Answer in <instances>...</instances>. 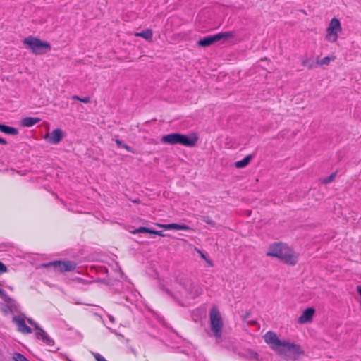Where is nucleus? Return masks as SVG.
<instances>
[{"instance_id":"6ab92c4d","label":"nucleus","mask_w":361,"mask_h":361,"mask_svg":"<svg viewBox=\"0 0 361 361\" xmlns=\"http://www.w3.org/2000/svg\"><path fill=\"white\" fill-rule=\"evenodd\" d=\"M336 59L335 56H326L321 60H318L317 63L319 66L329 65L331 61Z\"/></svg>"},{"instance_id":"c9c22d12","label":"nucleus","mask_w":361,"mask_h":361,"mask_svg":"<svg viewBox=\"0 0 361 361\" xmlns=\"http://www.w3.org/2000/svg\"><path fill=\"white\" fill-rule=\"evenodd\" d=\"M73 99L80 101V97H78V96L75 95V96H73Z\"/></svg>"},{"instance_id":"4c0bfd02","label":"nucleus","mask_w":361,"mask_h":361,"mask_svg":"<svg viewBox=\"0 0 361 361\" xmlns=\"http://www.w3.org/2000/svg\"><path fill=\"white\" fill-rule=\"evenodd\" d=\"M166 292L168 294L171 295V292H170L168 289H166Z\"/></svg>"},{"instance_id":"7ed1b4c3","label":"nucleus","mask_w":361,"mask_h":361,"mask_svg":"<svg viewBox=\"0 0 361 361\" xmlns=\"http://www.w3.org/2000/svg\"><path fill=\"white\" fill-rule=\"evenodd\" d=\"M198 137L195 134L190 135L174 133L164 135L161 138V142L164 144L176 145H181L185 147H195L197 143Z\"/></svg>"},{"instance_id":"393cba45","label":"nucleus","mask_w":361,"mask_h":361,"mask_svg":"<svg viewBox=\"0 0 361 361\" xmlns=\"http://www.w3.org/2000/svg\"><path fill=\"white\" fill-rule=\"evenodd\" d=\"M27 322L34 327L36 331H39L42 328L32 318H27Z\"/></svg>"},{"instance_id":"f03ea898","label":"nucleus","mask_w":361,"mask_h":361,"mask_svg":"<svg viewBox=\"0 0 361 361\" xmlns=\"http://www.w3.org/2000/svg\"><path fill=\"white\" fill-rule=\"evenodd\" d=\"M267 255L279 258L289 265H295L297 263V257L294 252L282 243L271 245Z\"/></svg>"},{"instance_id":"bb28decb","label":"nucleus","mask_w":361,"mask_h":361,"mask_svg":"<svg viewBox=\"0 0 361 361\" xmlns=\"http://www.w3.org/2000/svg\"><path fill=\"white\" fill-rule=\"evenodd\" d=\"M247 353L250 356V357L253 358L256 360H258L259 359V354L256 352H254L253 350H248Z\"/></svg>"},{"instance_id":"dca6fc26","label":"nucleus","mask_w":361,"mask_h":361,"mask_svg":"<svg viewBox=\"0 0 361 361\" xmlns=\"http://www.w3.org/2000/svg\"><path fill=\"white\" fill-rule=\"evenodd\" d=\"M0 131L12 135H17L18 134V130L17 128L4 124H2Z\"/></svg>"},{"instance_id":"7c9ffc66","label":"nucleus","mask_w":361,"mask_h":361,"mask_svg":"<svg viewBox=\"0 0 361 361\" xmlns=\"http://www.w3.org/2000/svg\"><path fill=\"white\" fill-rule=\"evenodd\" d=\"M80 101L83 103H88L90 101V98L89 97H82L80 98Z\"/></svg>"},{"instance_id":"1a4fd4ad","label":"nucleus","mask_w":361,"mask_h":361,"mask_svg":"<svg viewBox=\"0 0 361 361\" xmlns=\"http://www.w3.org/2000/svg\"><path fill=\"white\" fill-rule=\"evenodd\" d=\"M64 133L61 128H56L50 133H47L44 136V139L51 144H59L63 139Z\"/></svg>"},{"instance_id":"2f4dec72","label":"nucleus","mask_w":361,"mask_h":361,"mask_svg":"<svg viewBox=\"0 0 361 361\" xmlns=\"http://www.w3.org/2000/svg\"><path fill=\"white\" fill-rule=\"evenodd\" d=\"M149 234L157 235V231L154 229L149 228Z\"/></svg>"},{"instance_id":"f8f14e48","label":"nucleus","mask_w":361,"mask_h":361,"mask_svg":"<svg viewBox=\"0 0 361 361\" xmlns=\"http://www.w3.org/2000/svg\"><path fill=\"white\" fill-rule=\"evenodd\" d=\"M315 310L314 307H308L302 312L301 316L298 318V322L300 324H305L310 322L312 319Z\"/></svg>"},{"instance_id":"2eb2a0df","label":"nucleus","mask_w":361,"mask_h":361,"mask_svg":"<svg viewBox=\"0 0 361 361\" xmlns=\"http://www.w3.org/2000/svg\"><path fill=\"white\" fill-rule=\"evenodd\" d=\"M252 157V154L247 155L243 160L235 162L234 166L238 169L244 168L249 164Z\"/></svg>"},{"instance_id":"c756f323","label":"nucleus","mask_w":361,"mask_h":361,"mask_svg":"<svg viewBox=\"0 0 361 361\" xmlns=\"http://www.w3.org/2000/svg\"><path fill=\"white\" fill-rule=\"evenodd\" d=\"M161 237H169L171 238V236L169 234H165L163 231H157V235Z\"/></svg>"},{"instance_id":"58836bf2","label":"nucleus","mask_w":361,"mask_h":361,"mask_svg":"<svg viewBox=\"0 0 361 361\" xmlns=\"http://www.w3.org/2000/svg\"><path fill=\"white\" fill-rule=\"evenodd\" d=\"M109 319H110L111 321H114V319L112 317H109Z\"/></svg>"},{"instance_id":"a878e982","label":"nucleus","mask_w":361,"mask_h":361,"mask_svg":"<svg viewBox=\"0 0 361 361\" xmlns=\"http://www.w3.org/2000/svg\"><path fill=\"white\" fill-rule=\"evenodd\" d=\"M336 176V172L331 173L329 176H328L324 179V181H323L324 183L327 184V183H331V181H333L334 180Z\"/></svg>"},{"instance_id":"5701e85b","label":"nucleus","mask_w":361,"mask_h":361,"mask_svg":"<svg viewBox=\"0 0 361 361\" xmlns=\"http://www.w3.org/2000/svg\"><path fill=\"white\" fill-rule=\"evenodd\" d=\"M302 65L307 67L308 69H311L314 66V61L309 58H307L302 61Z\"/></svg>"},{"instance_id":"c85d7f7f","label":"nucleus","mask_w":361,"mask_h":361,"mask_svg":"<svg viewBox=\"0 0 361 361\" xmlns=\"http://www.w3.org/2000/svg\"><path fill=\"white\" fill-rule=\"evenodd\" d=\"M94 357L97 361H107L106 359L99 353H94Z\"/></svg>"},{"instance_id":"a211bd4d","label":"nucleus","mask_w":361,"mask_h":361,"mask_svg":"<svg viewBox=\"0 0 361 361\" xmlns=\"http://www.w3.org/2000/svg\"><path fill=\"white\" fill-rule=\"evenodd\" d=\"M116 143L118 145V147H122L126 149L128 152H130L133 154H137L136 151L130 146L127 145L125 144L122 140L116 139Z\"/></svg>"},{"instance_id":"20e7f679","label":"nucleus","mask_w":361,"mask_h":361,"mask_svg":"<svg viewBox=\"0 0 361 361\" xmlns=\"http://www.w3.org/2000/svg\"><path fill=\"white\" fill-rule=\"evenodd\" d=\"M23 43L35 55L47 54L51 49V46L49 42L42 41L32 36L25 38Z\"/></svg>"},{"instance_id":"412c9836","label":"nucleus","mask_w":361,"mask_h":361,"mask_svg":"<svg viewBox=\"0 0 361 361\" xmlns=\"http://www.w3.org/2000/svg\"><path fill=\"white\" fill-rule=\"evenodd\" d=\"M200 219L204 223L210 225L212 227L216 226V223L214 220H212L209 216H200Z\"/></svg>"},{"instance_id":"a19ab883","label":"nucleus","mask_w":361,"mask_h":361,"mask_svg":"<svg viewBox=\"0 0 361 361\" xmlns=\"http://www.w3.org/2000/svg\"><path fill=\"white\" fill-rule=\"evenodd\" d=\"M67 360H68V361H72V360H71L70 359H67Z\"/></svg>"},{"instance_id":"423d86ee","label":"nucleus","mask_w":361,"mask_h":361,"mask_svg":"<svg viewBox=\"0 0 361 361\" xmlns=\"http://www.w3.org/2000/svg\"><path fill=\"white\" fill-rule=\"evenodd\" d=\"M210 328L216 338H219L222 335L223 321L219 310L214 307L209 312Z\"/></svg>"},{"instance_id":"4be33fe9","label":"nucleus","mask_w":361,"mask_h":361,"mask_svg":"<svg viewBox=\"0 0 361 361\" xmlns=\"http://www.w3.org/2000/svg\"><path fill=\"white\" fill-rule=\"evenodd\" d=\"M149 228L145 227V226H140L133 231H131L130 233L133 234H137V233H149Z\"/></svg>"},{"instance_id":"9d476101","label":"nucleus","mask_w":361,"mask_h":361,"mask_svg":"<svg viewBox=\"0 0 361 361\" xmlns=\"http://www.w3.org/2000/svg\"><path fill=\"white\" fill-rule=\"evenodd\" d=\"M13 322L17 324L18 331L23 334H31L32 329L29 327L23 318L20 316H14L12 319Z\"/></svg>"},{"instance_id":"f257e3e1","label":"nucleus","mask_w":361,"mask_h":361,"mask_svg":"<svg viewBox=\"0 0 361 361\" xmlns=\"http://www.w3.org/2000/svg\"><path fill=\"white\" fill-rule=\"evenodd\" d=\"M264 341L271 346V349L278 352L280 355L288 357L293 360H298L300 355L305 354L300 345L281 341L277 337L276 333L271 331L267 332L264 336Z\"/></svg>"},{"instance_id":"0eeeda50","label":"nucleus","mask_w":361,"mask_h":361,"mask_svg":"<svg viewBox=\"0 0 361 361\" xmlns=\"http://www.w3.org/2000/svg\"><path fill=\"white\" fill-rule=\"evenodd\" d=\"M42 267H53L54 270L59 272L71 271L76 269V264L70 260H56L42 264Z\"/></svg>"},{"instance_id":"ddd939ff","label":"nucleus","mask_w":361,"mask_h":361,"mask_svg":"<svg viewBox=\"0 0 361 361\" xmlns=\"http://www.w3.org/2000/svg\"><path fill=\"white\" fill-rule=\"evenodd\" d=\"M35 336L37 339H41L46 345L52 346L54 345V341L42 329L39 331H36Z\"/></svg>"},{"instance_id":"6e6552de","label":"nucleus","mask_w":361,"mask_h":361,"mask_svg":"<svg viewBox=\"0 0 361 361\" xmlns=\"http://www.w3.org/2000/svg\"><path fill=\"white\" fill-rule=\"evenodd\" d=\"M341 31V25L339 20L334 18L331 20L326 29V39L330 42H335L338 39V33Z\"/></svg>"},{"instance_id":"4468645a","label":"nucleus","mask_w":361,"mask_h":361,"mask_svg":"<svg viewBox=\"0 0 361 361\" xmlns=\"http://www.w3.org/2000/svg\"><path fill=\"white\" fill-rule=\"evenodd\" d=\"M41 121L39 118L26 117L21 120L20 124L22 126L31 127L37 124Z\"/></svg>"},{"instance_id":"b1692460","label":"nucleus","mask_w":361,"mask_h":361,"mask_svg":"<svg viewBox=\"0 0 361 361\" xmlns=\"http://www.w3.org/2000/svg\"><path fill=\"white\" fill-rule=\"evenodd\" d=\"M13 361H29L23 355L15 353L13 356Z\"/></svg>"},{"instance_id":"9b49d317","label":"nucleus","mask_w":361,"mask_h":361,"mask_svg":"<svg viewBox=\"0 0 361 361\" xmlns=\"http://www.w3.org/2000/svg\"><path fill=\"white\" fill-rule=\"evenodd\" d=\"M156 226L159 228H165L167 230H169V229L182 230V231L191 230V228L186 224H176V223L168 224L157 223Z\"/></svg>"},{"instance_id":"f704fd0d","label":"nucleus","mask_w":361,"mask_h":361,"mask_svg":"<svg viewBox=\"0 0 361 361\" xmlns=\"http://www.w3.org/2000/svg\"><path fill=\"white\" fill-rule=\"evenodd\" d=\"M199 252L200 253L202 258L207 259L205 255L202 251H199Z\"/></svg>"},{"instance_id":"ea45409f","label":"nucleus","mask_w":361,"mask_h":361,"mask_svg":"<svg viewBox=\"0 0 361 361\" xmlns=\"http://www.w3.org/2000/svg\"><path fill=\"white\" fill-rule=\"evenodd\" d=\"M8 308H9L10 311L12 312V309L10 306H8Z\"/></svg>"},{"instance_id":"f3484780","label":"nucleus","mask_w":361,"mask_h":361,"mask_svg":"<svg viewBox=\"0 0 361 361\" xmlns=\"http://www.w3.org/2000/svg\"><path fill=\"white\" fill-rule=\"evenodd\" d=\"M152 35L153 33L151 29H146L140 32H136L135 34V36L142 37L148 41H152Z\"/></svg>"},{"instance_id":"72a5a7b5","label":"nucleus","mask_w":361,"mask_h":361,"mask_svg":"<svg viewBox=\"0 0 361 361\" xmlns=\"http://www.w3.org/2000/svg\"><path fill=\"white\" fill-rule=\"evenodd\" d=\"M192 286V283H191V284L190 285V287H189V288L185 287V289L187 290L188 293H192V289L190 288V287H191Z\"/></svg>"},{"instance_id":"cd10ccee","label":"nucleus","mask_w":361,"mask_h":361,"mask_svg":"<svg viewBox=\"0 0 361 361\" xmlns=\"http://www.w3.org/2000/svg\"><path fill=\"white\" fill-rule=\"evenodd\" d=\"M8 270L6 266L0 261V274L6 272Z\"/></svg>"},{"instance_id":"473e14b6","label":"nucleus","mask_w":361,"mask_h":361,"mask_svg":"<svg viewBox=\"0 0 361 361\" xmlns=\"http://www.w3.org/2000/svg\"><path fill=\"white\" fill-rule=\"evenodd\" d=\"M0 144H1V145H6V144H7V142H6V140H4V138H1V137H0Z\"/></svg>"},{"instance_id":"e433bc0d","label":"nucleus","mask_w":361,"mask_h":361,"mask_svg":"<svg viewBox=\"0 0 361 361\" xmlns=\"http://www.w3.org/2000/svg\"><path fill=\"white\" fill-rule=\"evenodd\" d=\"M250 315V312H247L245 315L244 316L245 319H247Z\"/></svg>"},{"instance_id":"aec40b11","label":"nucleus","mask_w":361,"mask_h":361,"mask_svg":"<svg viewBox=\"0 0 361 361\" xmlns=\"http://www.w3.org/2000/svg\"><path fill=\"white\" fill-rule=\"evenodd\" d=\"M0 297L1 298V299L7 302V303H11L13 302L14 300L10 298L7 294L1 288H0Z\"/></svg>"},{"instance_id":"39448f33","label":"nucleus","mask_w":361,"mask_h":361,"mask_svg":"<svg viewBox=\"0 0 361 361\" xmlns=\"http://www.w3.org/2000/svg\"><path fill=\"white\" fill-rule=\"evenodd\" d=\"M235 37L234 31L219 32L214 35L206 36L197 41V44L200 47H207L219 41L226 42Z\"/></svg>"}]
</instances>
